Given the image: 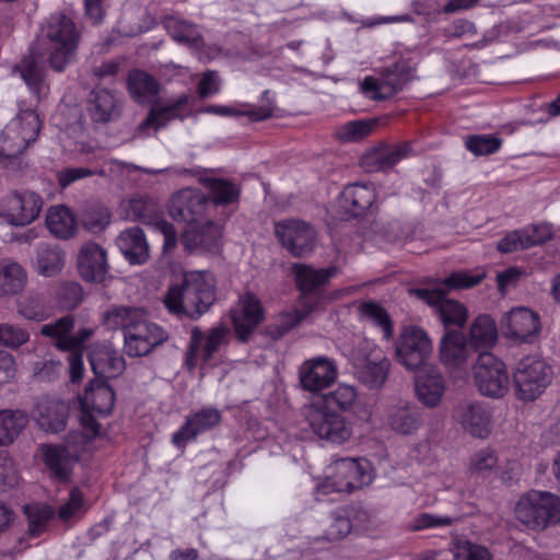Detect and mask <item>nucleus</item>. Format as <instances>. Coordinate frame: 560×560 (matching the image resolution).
<instances>
[{
  "label": "nucleus",
  "instance_id": "f257e3e1",
  "mask_svg": "<svg viewBox=\"0 0 560 560\" xmlns=\"http://www.w3.org/2000/svg\"><path fill=\"white\" fill-rule=\"evenodd\" d=\"M79 37L72 19L61 13L52 14L47 21L46 28L32 46L30 56H25L16 65V70L37 98L47 90L43 70L38 65L39 59L48 55L50 67L58 72L62 71L74 59Z\"/></svg>",
  "mask_w": 560,
  "mask_h": 560
},
{
  "label": "nucleus",
  "instance_id": "f03ea898",
  "mask_svg": "<svg viewBox=\"0 0 560 560\" xmlns=\"http://www.w3.org/2000/svg\"><path fill=\"white\" fill-rule=\"evenodd\" d=\"M103 323L108 329L122 330L124 350L131 358L148 355L168 338L167 332L150 322L140 307L113 305L104 312Z\"/></svg>",
  "mask_w": 560,
  "mask_h": 560
},
{
  "label": "nucleus",
  "instance_id": "7ed1b4c3",
  "mask_svg": "<svg viewBox=\"0 0 560 560\" xmlns=\"http://www.w3.org/2000/svg\"><path fill=\"white\" fill-rule=\"evenodd\" d=\"M215 301V280L209 271H189L178 285L170 287L164 299L167 311L179 317L198 319Z\"/></svg>",
  "mask_w": 560,
  "mask_h": 560
},
{
  "label": "nucleus",
  "instance_id": "20e7f679",
  "mask_svg": "<svg viewBox=\"0 0 560 560\" xmlns=\"http://www.w3.org/2000/svg\"><path fill=\"white\" fill-rule=\"evenodd\" d=\"M485 273L471 275L467 271H456L451 273L442 282L444 288H412L409 294L423 301L435 308L443 325L447 328L455 326L462 328L468 318V311L464 304L456 300L447 299L450 290L469 289L482 281Z\"/></svg>",
  "mask_w": 560,
  "mask_h": 560
},
{
  "label": "nucleus",
  "instance_id": "39448f33",
  "mask_svg": "<svg viewBox=\"0 0 560 560\" xmlns=\"http://www.w3.org/2000/svg\"><path fill=\"white\" fill-rule=\"evenodd\" d=\"M42 127L38 114L31 109H22L4 127L0 136V161L9 166L37 139Z\"/></svg>",
  "mask_w": 560,
  "mask_h": 560
},
{
  "label": "nucleus",
  "instance_id": "423d86ee",
  "mask_svg": "<svg viewBox=\"0 0 560 560\" xmlns=\"http://www.w3.org/2000/svg\"><path fill=\"white\" fill-rule=\"evenodd\" d=\"M515 515L534 530L555 526L560 523V497L548 491H528L517 501Z\"/></svg>",
  "mask_w": 560,
  "mask_h": 560
},
{
  "label": "nucleus",
  "instance_id": "0eeeda50",
  "mask_svg": "<svg viewBox=\"0 0 560 560\" xmlns=\"http://www.w3.org/2000/svg\"><path fill=\"white\" fill-rule=\"evenodd\" d=\"M552 374L551 366L544 360L532 355L523 358L513 372L516 397L523 401L535 400L551 383Z\"/></svg>",
  "mask_w": 560,
  "mask_h": 560
},
{
  "label": "nucleus",
  "instance_id": "6e6552de",
  "mask_svg": "<svg viewBox=\"0 0 560 560\" xmlns=\"http://www.w3.org/2000/svg\"><path fill=\"white\" fill-rule=\"evenodd\" d=\"M303 416L311 430L319 439L341 444L350 439L352 427L345 417L320 404H310L303 408Z\"/></svg>",
  "mask_w": 560,
  "mask_h": 560
},
{
  "label": "nucleus",
  "instance_id": "1a4fd4ad",
  "mask_svg": "<svg viewBox=\"0 0 560 560\" xmlns=\"http://www.w3.org/2000/svg\"><path fill=\"white\" fill-rule=\"evenodd\" d=\"M474 380L479 393L491 398L503 397L510 384L505 364L490 352H481L474 364Z\"/></svg>",
  "mask_w": 560,
  "mask_h": 560
},
{
  "label": "nucleus",
  "instance_id": "9d476101",
  "mask_svg": "<svg viewBox=\"0 0 560 560\" xmlns=\"http://www.w3.org/2000/svg\"><path fill=\"white\" fill-rule=\"evenodd\" d=\"M433 351L428 334L418 326H407L399 334L396 343V359L406 369L422 368Z\"/></svg>",
  "mask_w": 560,
  "mask_h": 560
},
{
  "label": "nucleus",
  "instance_id": "9b49d317",
  "mask_svg": "<svg viewBox=\"0 0 560 560\" xmlns=\"http://www.w3.org/2000/svg\"><path fill=\"white\" fill-rule=\"evenodd\" d=\"M411 80V70L405 63H394L381 71V78L366 77L360 84L361 92L373 101L395 96Z\"/></svg>",
  "mask_w": 560,
  "mask_h": 560
},
{
  "label": "nucleus",
  "instance_id": "f8f14e48",
  "mask_svg": "<svg viewBox=\"0 0 560 560\" xmlns=\"http://www.w3.org/2000/svg\"><path fill=\"white\" fill-rule=\"evenodd\" d=\"M211 201L199 189L184 188L173 195L170 201V215L177 222L188 225L209 219Z\"/></svg>",
  "mask_w": 560,
  "mask_h": 560
},
{
  "label": "nucleus",
  "instance_id": "ddd939ff",
  "mask_svg": "<svg viewBox=\"0 0 560 560\" xmlns=\"http://www.w3.org/2000/svg\"><path fill=\"white\" fill-rule=\"evenodd\" d=\"M5 209L0 218L13 226H25L34 222L43 209V198L31 190H13L3 199Z\"/></svg>",
  "mask_w": 560,
  "mask_h": 560
},
{
  "label": "nucleus",
  "instance_id": "4468645a",
  "mask_svg": "<svg viewBox=\"0 0 560 560\" xmlns=\"http://www.w3.org/2000/svg\"><path fill=\"white\" fill-rule=\"evenodd\" d=\"M275 234L282 247L292 256L303 257L313 252L316 241L315 230L300 220H283L276 223Z\"/></svg>",
  "mask_w": 560,
  "mask_h": 560
},
{
  "label": "nucleus",
  "instance_id": "2eb2a0df",
  "mask_svg": "<svg viewBox=\"0 0 560 560\" xmlns=\"http://www.w3.org/2000/svg\"><path fill=\"white\" fill-rule=\"evenodd\" d=\"M231 318L237 339L247 342L265 318L260 300L249 291L241 294L231 310Z\"/></svg>",
  "mask_w": 560,
  "mask_h": 560
},
{
  "label": "nucleus",
  "instance_id": "dca6fc26",
  "mask_svg": "<svg viewBox=\"0 0 560 560\" xmlns=\"http://www.w3.org/2000/svg\"><path fill=\"white\" fill-rule=\"evenodd\" d=\"M503 335L517 342H532L540 332V320L537 313L520 306L505 313L501 319Z\"/></svg>",
  "mask_w": 560,
  "mask_h": 560
},
{
  "label": "nucleus",
  "instance_id": "f3484780",
  "mask_svg": "<svg viewBox=\"0 0 560 560\" xmlns=\"http://www.w3.org/2000/svg\"><path fill=\"white\" fill-rule=\"evenodd\" d=\"M368 462L357 458H340L332 463V487L337 492H352L372 481Z\"/></svg>",
  "mask_w": 560,
  "mask_h": 560
},
{
  "label": "nucleus",
  "instance_id": "a211bd4d",
  "mask_svg": "<svg viewBox=\"0 0 560 560\" xmlns=\"http://www.w3.org/2000/svg\"><path fill=\"white\" fill-rule=\"evenodd\" d=\"M422 424L421 410L413 402L400 400L389 405L385 410L384 425L398 435H412Z\"/></svg>",
  "mask_w": 560,
  "mask_h": 560
},
{
  "label": "nucleus",
  "instance_id": "6ab92c4d",
  "mask_svg": "<svg viewBox=\"0 0 560 560\" xmlns=\"http://www.w3.org/2000/svg\"><path fill=\"white\" fill-rule=\"evenodd\" d=\"M222 225L210 218L188 225L182 233V243L189 253L215 252L220 246Z\"/></svg>",
  "mask_w": 560,
  "mask_h": 560
},
{
  "label": "nucleus",
  "instance_id": "aec40b11",
  "mask_svg": "<svg viewBox=\"0 0 560 560\" xmlns=\"http://www.w3.org/2000/svg\"><path fill=\"white\" fill-rule=\"evenodd\" d=\"M299 377L303 389L312 393L320 392L336 381L337 366L326 357L313 358L302 363Z\"/></svg>",
  "mask_w": 560,
  "mask_h": 560
},
{
  "label": "nucleus",
  "instance_id": "412c9836",
  "mask_svg": "<svg viewBox=\"0 0 560 560\" xmlns=\"http://www.w3.org/2000/svg\"><path fill=\"white\" fill-rule=\"evenodd\" d=\"M77 266L86 282H103L109 270L106 249L95 242L83 243L78 252Z\"/></svg>",
  "mask_w": 560,
  "mask_h": 560
},
{
  "label": "nucleus",
  "instance_id": "4be33fe9",
  "mask_svg": "<svg viewBox=\"0 0 560 560\" xmlns=\"http://www.w3.org/2000/svg\"><path fill=\"white\" fill-rule=\"evenodd\" d=\"M228 332V328L219 326L210 329L208 335L205 336L199 327H194L186 352V363L190 368H194L199 351L205 362L211 360L213 354L219 351L220 347L225 343Z\"/></svg>",
  "mask_w": 560,
  "mask_h": 560
},
{
  "label": "nucleus",
  "instance_id": "5701e85b",
  "mask_svg": "<svg viewBox=\"0 0 560 560\" xmlns=\"http://www.w3.org/2000/svg\"><path fill=\"white\" fill-rule=\"evenodd\" d=\"M454 418L474 438L486 439L491 432V415L480 402L459 404Z\"/></svg>",
  "mask_w": 560,
  "mask_h": 560
},
{
  "label": "nucleus",
  "instance_id": "b1692460",
  "mask_svg": "<svg viewBox=\"0 0 560 560\" xmlns=\"http://www.w3.org/2000/svg\"><path fill=\"white\" fill-rule=\"evenodd\" d=\"M411 151L410 142H401L394 147L374 148L361 156V166L369 173L387 172L398 162L409 156Z\"/></svg>",
  "mask_w": 560,
  "mask_h": 560
},
{
  "label": "nucleus",
  "instance_id": "393cba45",
  "mask_svg": "<svg viewBox=\"0 0 560 560\" xmlns=\"http://www.w3.org/2000/svg\"><path fill=\"white\" fill-rule=\"evenodd\" d=\"M221 421V413L215 408H203L186 418L182 428L172 435V443L177 447H185L189 441L199 434L217 427Z\"/></svg>",
  "mask_w": 560,
  "mask_h": 560
},
{
  "label": "nucleus",
  "instance_id": "a878e982",
  "mask_svg": "<svg viewBox=\"0 0 560 560\" xmlns=\"http://www.w3.org/2000/svg\"><path fill=\"white\" fill-rule=\"evenodd\" d=\"M390 370V361L381 351H372L355 363L358 381L370 389L381 388Z\"/></svg>",
  "mask_w": 560,
  "mask_h": 560
},
{
  "label": "nucleus",
  "instance_id": "bb28decb",
  "mask_svg": "<svg viewBox=\"0 0 560 560\" xmlns=\"http://www.w3.org/2000/svg\"><path fill=\"white\" fill-rule=\"evenodd\" d=\"M188 101L189 96L183 94L166 105L152 107L147 117L136 128V137L148 136L150 131L156 132L175 118L182 119L183 117L178 112L188 104Z\"/></svg>",
  "mask_w": 560,
  "mask_h": 560
},
{
  "label": "nucleus",
  "instance_id": "cd10ccee",
  "mask_svg": "<svg viewBox=\"0 0 560 560\" xmlns=\"http://www.w3.org/2000/svg\"><path fill=\"white\" fill-rule=\"evenodd\" d=\"M79 399L82 410L107 416L114 408L115 393L106 381L94 378Z\"/></svg>",
  "mask_w": 560,
  "mask_h": 560
},
{
  "label": "nucleus",
  "instance_id": "c85d7f7f",
  "mask_svg": "<svg viewBox=\"0 0 560 560\" xmlns=\"http://www.w3.org/2000/svg\"><path fill=\"white\" fill-rule=\"evenodd\" d=\"M376 200V190L370 184L348 185L340 196V206L351 217H361L368 212Z\"/></svg>",
  "mask_w": 560,
  "mask_h": 560
},
{
  "label": "nucleus",
  "instance_id": "c756f323",
  "mask_svg": "<svg viewBox=\"0 0 560 560\" xmlns=\"http://www.w3.org/2000/svg\"><path fill=\"white\" fill-rule=\"evenodd\" d=\"M298 289L303 295L314 294L326 285L330 278L335 277L339 269L335 266L315 269L311 265L295 262L292 265Z\"/></svg>",
  "mask_w": 560,
  "mask_h": 560
},
{
  "label": "nucleus",
  "instance_id": "7c9ffc66",
  "mask_svg": "<svg viewBox=\"0 0 560 560\" xmlns=\"http://www.w3.org/2000/svg\"><path fill=\"white\" fill-rule=\"evenodd\" d=\"M88 113L93 122L107 124L119 118L121 102L112 91L96 89L90 95Z\"/></svg>",
  "mask_w": 560,
  "mask_h": 560
},
{
  "label": "nucleus",
  "instance_id": "2f4dec72",
  "mask_svg": "<svg viewBox=\"0 0 560 560\" xmlns=\"http://www.w3.org/2000/svg\"><path fill=\"white\" fill-rule=\"evenodd\" d=\"M116 244L131 265H142L150 257V248L144 232L139 226L124 230L117 237Z\"/></svg>",
  "mask_w": 560,
  "mask_h": 560
},
{
  "label": "nucleus",
  "instance_id": "473e14b6",
  "mask_svg": "<svg viewBox=\"0 0 560 560\" xmlns=\"http://www.w3.org/2000/svg\"><path fill=\"white\" fill-rule=\"evenodd\" d=\"M90 363L95 378H114L125 370V359L109 346H97L90 353Z\"/></svg>",
  "mask_w": 560,
  "mask_h": 560
},
{
  "label": "nucleus",
  "instance_id": "72a5a7b5",
  "mask_svg": "<svg viewBox=\"0 0 560 560\" xmlns=\"http://www.w3.org/2000/svg\"><path fill=\"white\" fill-rule=\"evenodd\" d=\"M415 389L424 406L436 407L445 390L444 377L436 369L425 370L416 376Z\"/></svg>",
  "mask_w": 560,
  "mask_h": 560
},
{
  "label": "nucleus",
  "instance_id": "f704fd0d",
  "mask_svg": "<svg viewBox=\"0 0 560 560\" xmlns=\"http://www.w3.org/2000/svg\"><path fill=\"white\" fill-rule=\"evenodd\" d=\"M441 362L448 368H462L468 360L469 350L463 332L448 329L440 342Z\"/></svg>",
  "mask_w": 560,
  "mask_h": 560
},
{
  "label": "nucleus",
  "instance_id": "c9c22d12",
  "mask_svg": "<svg viewBox=\"0 0 560 560\" xmlns=\"http://www.w3.org/2000/svg\"><path fill=\"white\" fill-rule=\"evenodd\" d=\"M127 85L131 97L139 104L153 102L160 90L154 77L138 69L129 72Z\"/></svg>",
  "mask_w": 560,
  "mask_h": 560
},
{
  "label": "nucleus",
  "instance_id": "e433bc0d",
  "mask_svg": "<svg viewBox=\"0 0 560 560\" xmlns=\"http://www.w3.org/2000/svg\"><path fill=\"white\" fill-rule=\"evenodd\" d=\"M48 231L58 238L68 240L77 230V221L73 213L66 206L50 207L45 220Z\"/></svg>",
  "mask_w": 560,
  "mask_h": 560
},
{
  "label": "nucleus",
  "instance_id": "4c0bfd02",
  "mask_svg": "<svg viewBox=\"0 0 560 560\" xmlns=\"http://www.w3.org/2000/svg\"><path fill=\"white\" fill-rule=\"evenodd\" d=\"M199 182L210 190L211 209L238 202L241 189L229 179L200 177Z\"/></svg>",
  "mask_w": 560,
  "mask_h": 560
},
{
  "label": "nucleus",
  "instance_id": "58836bf2",
  "mask_svg": "<svg viewBox=\"0 0 560 560\" xmlns=\"http://www.w3.org/2000/svg\"><path fill=\"white\" fill-rule=\"evenodd\" d=\"M40 452L51 476L59 481H67L71 472V457L68 450L62 446L43 444Z\"/></svg>",
  "mask_w": 560,
  "mask_h": 560
},
{
  "label": "nucleus",
  "instance_id": "ea45409f",
  "mask_svg": "<svg viewBox=\"0 0 560 560\" xmlns=\"http://www.w3.org/2000/svg\"><path fill=\"white\" fill-rule=\"evenodd\" d=\"M164 25L171 37L177 43L197 50L205 47L203 37L195 24L170 16L164 21Z\"/></svg>",
  "mask_w": 560,
  "mask_h": 560
},
{
  "label": "nucleus",
  "instance_id": "a19ab883",
  "mask_svg": "<svg viewBox=\"0 0 560 560\" xmlns=\"http://www.w3.org/2000/svg\"><path fill=\"white\" fill-rule=\"evenodd\" d=\"M28 424L27 415L21 410H0V446L12 444Z\"/></svg>",
  "mask_w": 560,
  "mask_h": 560
},
{
  "label": "nucleus",
  "instance_id": "79ce46f5",
  "mask_svg": "<svg viewBox=\"0 0 560 560\" xmlns=\"http://www.w3.org/2000/svg\"><path fill=\"white\" fill-rule=\"evenodd\" d=\"M269 90H266L262 92V104L258 106L257 108H253L247 112H238L234 108L228 107V106H219V105H209L207 106L203 112L210 113V114H217L222 116H238V115H246L254 121H261L265 119L270 118L273 115L275 110V103L269 97Z\"/></svg>",
  "mask_w": 560,
  "mask_h": 560
},
{
  "label": "nucleus",
  "instance_id": "37998d69",
  "mask_svg": "<svg viewBox=\"0 0 560 560\" xmlns=\"http://www.w3.org/2000/svg\"><path fill=\"white\" fill-rule=\"evenodd\" d=\"M112 221L110 210L102 203H90L81 213V224L88 232L100 234L104 232Z\"/></svg>",
  "mask_w": 560,
  "mask_h": 560
},
{
  "label": "nucleus",
  "instance_id": "c03bdc74",
  "mask_svg": "<svg viewBox=\"0 0 560 560\" xmlns=\"http://www.w3.org/2000/svg\"><path fill=\"white\" fill-rule=\"evenodd\" d=\"M65 265V255L58 248L42 244L36 253V269L39 275L52 277L59 273Z\"/></svg>",
  "mask_w": 560,
  "mask_h": 560
},
{
  "label": "nucleus",
  "instance_id": "a18cd8bd",
  "mask_svg": "<svg viewBox=\"0 0 560 560\" xmlns=\"http://www.w3.org/2000/svg\"><path fill=\"white\" fill-rule=\"evenodd\" d=\"M26 281V272L20 264L7 262L0 270V295H13L21 292Z\"/></svg>",
  "mask_w": 560,
  "mask_h": 560
},
{
  "label": "nucleus",
  "instance_id": "49530a36",
  "mask_svg": "<svg viewBox=\"0 0 560 560\" xmlns=\"http://www.w3.org/2000/svg\"><path fill=\"white\" fill-rule=\"evenodd\" d=\"M361 316L382 329L383 336L389 340L394 336V325L388 312L377 302H364L359 307Z\"/></svg>",
  "mask_w": 560,
  "mask_h": 560
},
{
  "label": "nucleus",
  "instance_id": "de8ad7c7",
  "mask_svg": "<svg viewBox=\"0 0 560 560\" xmlns=\"http://www.w3.org/2000/svg\"><path fill=\"white\" fill-rule=\"evenodd\" d=\"M469 334L474 347H490L497 340L495 323L489 315H480L472 322Z\"/></svg>",
  "mask_w": 560,
  "mask_h": 560
},
{
  "label": "nucleus",
  "instance_id": "09e8293b",
  "mask_svg": "<svg viewBox=\"0 0 560 560\" xmlns=\"http://www.w3.org/2000/svg\"><path fill=\"white\" fill-rule=\"evenodd\" d=\"M37 423L46 432L57 433L66 428L67 415L63 406L59 404H48L39 406Z\"/></svg>",
  "mask_w": 560,
  "mask_h": 560
},
{
  "label": "nucleus",
  "instance_id": "8fccbe9b",
  "mask_svg": "<svg viewBox=\"0 0 560 560\" xmlns=\"http://www.w3.org/2000/svg\"><path fill=\"white\" fill-rule=\"evenodd\" d=\"M376 124L375 119L352 120L338 127L335 136L342 142H357L371 135Z\"/></svg>",
  "mask_w": 560,
  "mask_h": 560
},
{
  "label": "nucleus",
  "instance_id": "3c124183",
  "mask_svg": "<svg viewBox=\"0 0 560 560\" xmlns=\"http://www.w3.org/2000/svg\"><path fill=\"white\" fill-rule=\"evenodd\" d=\"M358 397L357 390L353 386L340 384L332 392L324 396L323 400L317 401L322 406H327V409L338 408L342 411L349 410L355 402Z\"/></svg>",
  "mask_w": 560,
  "mask_h": 560
},
{
  "label": "nucleus",
  "instance_id": "603ef678",
  "mask_svg": "<svg viewBox=\"0 0 560 560\" xmlns=\"http://www.w3.org/2000/svg\"><path fill=\"white\" fill-rule=\"evenodd\" d=\"M305 316L306 314L302 311L281 313L265 328V334L273 340L280 339L299 325Z\"/></svg>",
  "mask_w": 560,
  "mask_h": 560
},
{
  "label": "nucleus",
  "instance_id": "864d4df0",
  "mask_svg": "<svg viewBox=\"0 0 560 560\" xmlns=\"http://www.w3.org/2000/svg\"><path fill=\"white\" fill-rule=\"evenodd\" d=\"M24 513L28 520L30 535L38 536L52 517L54 510L47 504L32 503L24 506Z\"/></svg>",
  "mask_w": 560,
  "mask_h": 560
},
{
  "label": "nucleus",
  "instance_id": "5fc2aeb1",
  "mask_svg": "<svg viewBox=\"0 0 560 560\" xmlns=\"http://www.w3.org/2000/svg\"><path fill=\"white\" fill-rule=\"evenodd\" d=\"M74 327V320L71 315L63 316L54 323L45 324L40 328V334L43 336L52 338L56 340L55 346L65 351V347L62 346V340H69L71 331Z\"/></svg>",
  "mask_w": 560,
  "mask_h": 560
},
{
  "label": "nucleus",
  "instance_id": "6e6d98bb",
  "mask_svg": "<svg viewBox=\"0 0 560 560\" xmlns=\"http://www.w3.org/2000/svg\"><path fill=\"white\" fill-rule=\"evenodd\" d=\"M30 341V332L26 328L11 324H0V347L18 350Z\"/></svg>",
  "mask_w": 560,
  "mask_h": 560
},
{
  "label": "nucleus",
  "instance_id": "4d7b16f0",
  "mask_svg": "<svg viewBox=\"0 0 560 560\" xmlns=\"http://www.w3.org/2000/svg\"><path fill=\"white\" fill-rule=\"evenodd\" d=\"M465 145L477 156L489 155L500 150L502 139L492 135H472L467 137Z\"/></svg>",
  "mask_w": 560,
  "mask_h": 560
},
{
  "label": "nucleus",
  "instance_id": "13d9d810",
  "mask_svg": "<svg viewBox=\"0 0 560 560\" xmlns=\"http://www.w3.org/2000/svg\"><path fill=\"white\" fill-rule=\"evenodd\" d=\"M351 530V522L347 516L331 513L326 522L325 538L327 540H339L346 537Z\"/></svg>",
  "mask_w": 560,
  "mask_h": 560
},
{
  "label": "nucleus",
  "instance_id": "bf43d9fd",
  "mask_svg": "<svg viewBox=\"0 0 560 560\" xmlns=\"http://www.w3.org/2000/svg\"><path fill=\"white\" fill-rule=\"evenodd\" d=\"M454 557L456 560H491L489 551L468 540H458L454 546Z\"/></svg>",
  "mask_w": 560,
  "mask_h": 560
},
{
  "label": "nucleus",
  "instance_id": "052dcab7",
  "mask_svg": "<svg viewBox=\"0 0 560 560\" xmlns=\"http://www.w3.org/2000/svg\"><path fill=\"white\" fill-rule=\"evenodd\" d=\"M57 294L62 307L69 310L77 307L83 299V290L78 282L63 283Z\"/></svg>",
  "mask_w": 560,
  "mask_h": 560
},
{
  "label": "nucleus",
  "instance_id": "680f3d73",
  "mask_svg": "<svg viewBox=\"0 0 560 560\" xmlns=\"http://www.w3.org/2000/svg\"><path fill=\"white\" fill-rule=\"evenodd\" d=\"M498 458L490 450H481L477 452L470 462L472 472L487 476L497 467Z\"/></svg>",
  "mask_w": 560,
  "mask_h": 560
},
{
  "label": "nucleus",
  "instance_id": "e2e57ef3",
  "mask_svg": "<svg viewBox=\"0 0 560 560\" xmlns=\"http://www.w3.org/2000/svg\"><path fill=\"white\" fill-rule=\"evenodd\" d=\"M521 231L524 233L525 246L528 248L541 245L552 237V229L549 224H534Z\"/></svg>",
  "mask_w": 560,
  "mask_h": 560
},
{
  "label": "nucleus",
  "instance_id": "0e129e2a",
  "mask_svg": "<svg viewBox=\"0 0 560 560\" xmlns=\"http://www.w3.org/2000/svg\"><path fill=\"white\" fill-rule=\"evenodd\" d=\"M84 503L83 493L78 488L70 491L68 501L59 508V517L67 522L73 517L82 508Z\"/></svg>",
  "mask_w": 560,
  "mask_h": 560
},
{
  "label": "nucleus",
  "instance_id": "69168bd1",
  "mask_svg": "<svg viewBox=\"0 0 560 560\" xmlns=\"http://www.w3.org/2000/svg\"><path fill=\"white\" fill-rule=\"evenodd\" d=\"M95 174H104V171H93L88 167H69L58 172V182L61 187H67L73 182Z\"/></svg>",
  "mask_w": 560,
  "mask_h": 560
},
{
  "label": "nucleus",
  "instance_id": "338daca9",
  "mask_svg": "<svg viewBox=\"0 0 560 560\" xmlns=\"http://www.w3.org/2000/svg\"><path fill=\"white\" fill-rule=\"evenodd\" d=\"M18 374V363L14 355L5 350H0V384L12 382Z\"/></svg>",
  "mask_w": 560,
  "mask_h": 560
},
{
  "label": "nucleus",
  "instance_id": "774afa93",
  "mask_svg": "<svg viewBox=\"0 0 560 560\" xmlns=\"http://www.w3.org/2000/svg\"><path fill=\"white\" fill-rule=\"evenodd\" d=\"M525 246L524 233L521 230H515L506 234L498 243V250L501 253H512L518 249H527Z\"/></svg>",
  "mask_w": 560,
  "mask_h": 560
}]
</instances>
